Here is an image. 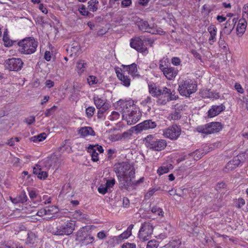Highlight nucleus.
Wrapping results in <instances>:
<instances>
[{
  "label": "nucleus",
  "instance_id": "bb28decb",
  "mask_svg": "<svg viewBox=\"0 0 248 248\" xmlns=\"http://www.w3.org/2000/svg\"><path fill=\"white\" fill-rule=\"evenodd\" d=\"M72 216L74 218L82 221H84L88 218V216L87 214H84L81 210H77L73 213Z\"/></svg>",
  "mask_w": 248,
  "mask_h": 248
},
{
  "label": "nucleus",
  "instance_id": "de8ad7c7",
  "mask_svg": "<svg viewBox=\"0 0 248 248\" xmlns=\"http://www.w3.org/2000/svg\"><path fill=\"white\" fill-rule=\"evenodd\" d=\"M158 242L156 240H150L148 242L146 248H157Z\"/></svg>",
  "mask_w": 248,
  "mask_h": 248
},
{
  "label": "nucleus",
  "instance_id": "7ed1b4c3",
  "mask_svg": "<svg viewBox=\"0 0 248 248\" xmlns=\"http://www.w3.org/2000/svg\"><path fill=\"white\" fill-rule=\"evenodd\" d=\"M19 48L18 51L22 54L30 55L34 53L38 46V42L34 38L26 37L17 43Z\"/></svg>",
  "mask_w": 248,
  "mask_h": 248
},
{
  "label": "nucleus",
  "instance_id": "680f3d73",
  "mask_svg": "<svg viewBox=\"0 0 248 248\" xmlns=\"http://www.w3.org/2000/svg\"><path fill=\"white\" fill-rule=\"evenodd\" d=\"M119 116L120 114L118 112L112 111L111 115L109 116V120L111 121L117 120L119 118Z\"/></svg>",
  "mask_w": 248,
  "mask_h": 248
},
{
  "label": "nucleus",
  "instance_id": "39448f33",
  "mask_svg": "<svg viewBox=\"0 0 248 248\" xmlns=\"http://www.w3.org/2000/svg\"><path fill=\"white\" fill-rule=\"evenodd\" d=\"M154 41L149 38H147L144 36L137 37L132 38L130 40V46L138 51L143 53H147L148 45L152 46Z\"/></svg>",
  "mask_w": 248,
  "mask_h": 248
},
{
  "label": "nucleus",
  "instance_id": "2eb2a0df",
  "mask_svg": "<svg viewBox=\"0 0 248 248\" xmlns=\"http://www.w3.org/2000/svg\"><path fill=\"white\" fill-rule=\"evenodd\" d=\"M118 104L122 108L123 116L127 114L132 109L134 110L135 108H136L134 106L133 101L131 100L128 101L120 100L118 101Z\"/></svg>",
  "mask_w": 248,
  "mask_h": 248
},
{
  "label": "nucleus",
  "instance_id": "2f4dec72",
  "mask_svg": "<svg viewBox=\"0 0 248 248\" xmlns=\"http://www.w3.org/2000/svg\"><path fill=\"white\" fill-rule=\"evenodd\" d=\"M133 227L134 225L133 224L129 225L127 230L118 236L119 240L128 238L132 234V230Z\"/></svg>",
  "mask_w": 248,
  "mask_h": 248
},
{
  "label": "nucleus",
  "instance_id": "5fc2aeb1",
  "mask_svg": "<svg viewBox=\"0 0 248 248\" xmlns=\"http://www.w3.org/2000/svg\"><path fill=\"white\" fill-rule=\"evenodd\" d=\"M45 209H46V215H51L54 213H56L57 210V208H56V207L53 206L49 207H46Z\"/></svg>",
  "mask_w": 248,
  "mask_h": 248
},
{
  "label": "nucleus",
  "instance_id": "f3484780",
  "mask_svg": "<svg viewBox=\"0 0 248 248\" xmlns=\"http://www.w3.org/2000/svg\"><path fill=\"white\" fill-rule=\"evenodd\" d=\"M116 73L118 78L124 86L126 87L130 86L131 79L128 76L125 75L124 71L123 72L121 69L116 70Z\"/></svg>",
  "mask_w": 248,
  "mask_h": 248
},
{
  "label": "nucleus",
  "instance_id": "f8f14e48",
  "mask_svg": "<svg viewBox=\"0 0 248 248\" xmlns=\"http://www.w3.org/2000/svg\"><path fill=\"white\" fill-rule=\"evenodd\" d=\"M141 117V113L137 108L132 110L127 114L123 115V119L125 120L128 124L132 125L137 123Z\"/></svg>",
  "mask_w": 248,
  "mask_h": 248
},
{
  "label": "nucleus",
  "instance_id": "e2e57ef3",
  "mask_svg": "<svg viewBox=\"0 0 248 248\" xmlns=\"http://www.w3.org/2000/svg\"><path fill=\"white\" fill-rule=\"evenodd\" d=\"M35 121V117L33 116H31L28 118H26L24 120V122L29 125L31 124Z\"/></svg>",
  "mask_w": 248,
  "mask_h": 248
},
{
  "label": "nucleus",
  "instance_id": "20e7f679",
  "mask_svg": "<svg viewBox=\"0 0 248 248\" xmlns=\"http://www.w3.org/2000/svg\"><path fill=\"white\" fill-rule=\"evenodd\" d=\"M197 87V84L191 79H180L178 81V91L182 96L189 97L196 92Z\"/></svg>",
  "mask_w": 248,
  "mask_h": 248
},
{
  "label": "nucleus",
  "instance_id": "aec40b11",
  "mask_svg": "<svg viewBox=\"0 0 248 248\" xmlns=\"http://www.w3.org/2000/svg\"><path fill=\"white\" fill-rule=\"evenodd\" d=\"M237 22V19L236 18L228 19L226 22L223 29L224 32L226 34H230L233 30Z\"/></svg>",
  "mask_w": 248,
  "mask_h": 248
},
{
  "label": "nucleus",
  "instance_id": "412c9836",
  "mask_svg": "<svg viewBox=\"0 0 248 248\" xmlns=\"http://www.w3.org/2000/svg\"><path fill=\"white\" fill-rule=\"evenodd\" d=\"M202 96L203 98L210 99H218L219 97L218 93L214 92L210 89H203L201 92Z\"/></svg>",
  "mask_w": 248,
  "mask_h": 248
},
{
  "label": "nucleus",
  "instance_id": "393cba45",
  "mask_svg": "<svg viewBox=\"0 0 248 248\" xmlns=\"http://www.w3.org/2000/svg\"><path fill=\"white\" fill-rule=\"evenodd\" d=\"M246 18L240 19L239 20L238 24L237 26L236 30L238 35L240 34L242 35L246 31V29L247 25V22L246 20Z\"/></svg>",
  "mask_w": 248,
  "mask_h": 248
},
{
  "label": "nucleus",
  "instance_id": "9d476101",
  "mask_svg": "<svg viewBox=\"0 0 248 248\" xmlns=\"http://www.w3.org/2000/svg\"><path fill=\"white\" fill-rule=\"evenodd\" d=\"M181 128L176 124H173L165 128L163 131V135L172 140H175L181 134Z\"/></svg>",
  "mask_w": 248,
  "mask_h": 248
},
{
  "label": "nucleus",
  "instance_id": "cd10ccee",
  "mask_svg": "<svg viewBox=\"0 0 248 248\" xmlns=\"http://www.w3.org/2000/svg\"><path fill=\"white\" fill-rule=\"evenodd\" d=\"M87 67V63L85 61L80 60L77 62L76 68L78 74H81L86 70Z\"/></svg>",
  "mask_w": 248,
  "mask_h": 248
},
{
  "label": "nucleus",
  "instance_id": "58836bf2",
  "mask_svg": "<svg viewBox=\"0 0 248 248\" xmlns=\"http://www.w3.org/2000/svg\"><path fill=\"white\" fill-rule=\"evenodd\" d=\"M168 63L169 61L168 59L163 58L161 59L159 62V69L161 71H163L164 69L169 67L168 65Z\"/></svg>",
  "mask_w": 248,
  "mask_h": 248
},
{
  "label": "nucleus",
  "instance_id": "3c124183",
  "mask_svg": "<svg viewBox=\"0 0 248 248\" xmlns=\"http://www.w3.org/2000/svg\"><path fill=\"white\" fill-rule=\"evenodd\" d=\"M56 108L57 107L56 106H53L51 108L47 109L44 113L45 116L49 117L52 115L54 113Z\"/></svg>",
  "mask_w": 248,
  "mask_h": 248
},
{
  "label": "nucleus",
  "instance_id": "ddd939ff",
  "mask_svg": "<svg viewBox=\"0 0 248 248\" xmlns=\"http://www.w3.org/2000/svg\"><path fill=\"white\" fill-rule=\"evenodd\" d=\"M208 146H205L204 147V149L202 151L197 150L194 152L191 153L187 155H184L183 157L179 158L178 159V160L180 162L183 161L186 159L190 158L191 157L193 158L194 160H198L200 159L203 155L206 154L207 152H208L209 151V150H208Z\"/></svg>",
  "mask_w": 248,
  "mask_h": 248
},
{
  "label": "nucleus",
  "instance_id": "603ef678",
  "mask_svg": "<svg viewBox=\"0 0 248 248\" xmlns=\"http://www.w3.org/2000/svg\"><path fill=\"white\" fill-rule=\"evenodd\" d=\"M108 190L105 184H101L98 188V192L103 195L106 194L108 192Z\"/></svg>",
  "mask_w": 248,
  "mask_h": 248
},
{
  "label": "nucleus",
  "instance_id": "0e129e2a",
  "mask_svg": "<svg viewBox=\"0 0 248 248\" xmlns=\"http://www.w3.org/2000/svg\"><path fill=\"white\" fill-rule=\"evenodd\" d=\"M48 176L47 172L41 170V172L38 173L37 177L40 179H45Z\"/></svg>",
  "mask_w": 248,
  "mask_h": 248
},
{
  "label": "nucleus",
  "instance_id": "423d86ee",
  "mask_svg": "<svg viewBox=\"0 0 248 248\" xmlns=\"http://www.w3.org/2000/svg\"><path fill=\"white\" fill-rule=\"evenodd\" d=\"M146 146L155 151H160L167 146L166 140L156 138L153 135H148L144 139Z\"/></svg>",
  "mask_w": 248,
  "mask_h": 248
},
{
  "label": "nucleus",
  "instance_id": "09e8293b",
  "mask_svg": "<svg viewBox=\"0 0 248 248\" xmlns=\"http://www.w3.org/2000/svg\"><path fill=\"white\" fill-rule=\"evenodd\" d=\"M87 81L90 85H93L97 83L98 80L96 77L94 76H90L87 78Z\"/></svg>",
  "mask_w": 248,
  "mask_h": 248
},
{
  "label": "nucleus",
  "instance_id": "dca6fc26",
  "mask_svg": "<svg viewBox=\"0 0 248 248\" xmlns=\"http://www.w3.org/2000/svg\"><path fill=\"white\" fill-rule=\"evenodd\" d=\"M225 109V106L222 104L220 105L212 106L211 108H210L208 111V117L213 118L218 115Z\"/></svg>",
  "mask_w": 248,
  "mask_h": 248
},
{
  "label": "nucleus",
  "instance_id": "bf43d9fd",
  "mask_svg": "<svg viewBox=\"0 0 248 248\" xmlns=\"http://www.w3.org/2000/svg\"><path fill=\"white\" fill-rule=\"evenodd\" d=\"M115 180L113 178L110 180H107V182L105 184V185L107 186V188H108V189H109L110 188H112L114 185L115 184Z\"/></svg>",
  "mask_w": 248,
  "mask_h": 248
},
{
  "label": "nucleus",
  "instance_id": "8fccbe9b",
  "mask_svg": "<svg viewBox=\"0 0 248 248\" xmlns=\"http://www.w3.org/2000/svg\"><path fill=\"white\" fill-rule=\"evenodd\" d=\"M95 111V108L93 107H89L86 109V113L88 118L93 116Z\"/></svg>",
  "mask_w": 248,
  "mask_h": 248
},
{
  "label": "nucleus",
  "instance_id": "4468645a",
  "mask_svg": "<svg viewBox=\"0 0 248 248\" xmlns=\"http://www.w3.org/2000/svg\"><path fill=\"white\" fill-rule=\"evenodd\" d=\"M157 124L155 122L153 121L152 120H147L137 124L136 126V129L140 132L155 128Z\"/></svg>",
  "mask_w": 248,
  "mask_h": 248
},
{
  "label": "nucleus",
  "instance_id": "774afa93",
  "mask_svg": "<svg viewBox=\"0 0 248 248\" xmlns=\"http://www.w3.org/2000/svg\"><path fill=\"white\" fill-rule=\"evenodd\" d=\"M121 248H136V245L134 243H125L122 246Z\"/></svg>",
  "mask_w": 248,
  "mask_h": 248
},
{
  "label": "nucleus",
  "instance_id": "4c0bfd02",
  "mask_svg": "<svg viewBox=\"0 0 248 248\" xmlns=\"http://www.w3.org/2000/svg\"><path fill=\"white\" fill-rule=\"evenodd\" d=\"M151 212L155 215L159 217H164V211L163 209L157 206H154L151 208Z\"/></svg>",
  "mask_w": 248,
  "mask_h": 248
},
{
  "label": "nucleus",
  "instance_id": "c03bdc74",
  "mask_svg": "<svg viewBox=\"0 0 248 248\" xmlns=\"http://www.w3.org/2000/svg\"><path fill=\"white\" fill-rule=\"evenodd\" d=\"M235 206L238 208H241L245 204V200L243 198L236 199L234 201Z\"/></svg>",
  "mask_w": 248,
  "mask_h": 248
},
{
  "label": "nucleus",
  "instance_id": "6e6552de",
  "mask_svg": "<svg viewBox=\"0 0 248 248\" xmlns=\"http://www.w3.org/2000/svg\"><path fill=\"white\" fill-rule=\"evenodd\" d=\"M137 24L139 29L141 31L155 34H161L163 32L160 28H157L154 24L150 25L147 21L143 19H140L137 22Z\"/></svg>",
  "mask_w": 248,
  "mask_h": 248
},
{
  "label": "nucleus",
  "instance_id": "6ab92c4d",
  "mask_svg": "<svg viewBox=\"0 0 248 248\" xmlns=\"http://www.w3.org/2000/svg\"><path fill=\"white\" fill-rule=\"evenodd\" d=\"M162 72L168 80H171L174 79L177 75L178 70L174 67L169 66Z\"/></svg>",
  "mask_w": 248,
  "mask_h": 248
},
{
  "label": "nucleus",
  "instance_id": "338daca9",
  "mask_svg": "<svg viewBox=\"0 0 248 248\" xmlns=\"http://www.w3.org/2000/svg\"><path fill=\"white\" fill-rule=\"evenodd\" d=\"M243 18L248 17V4H245L243 8Z\"/></svg>",
  "mask_w": 248,
  "mask_h": 248
},
{
  "label": "nucleus",
  "instance_id": "a19ab883",
  "mask_svg": "<svg viewBox=\"0 0 248 248\" xmlns=\"http://www.w3.org/2000/svg\"><path fill=\"white\" fill-rule=\"evenodd\" d=\"M181 117L180 112L175 111L169 115V119L170 120H178L180 119Z\"/></svg>",
  "mask_w": 248,
  "mask_h": 248
},
{
  "label": "nucleus",
  "instance_id": "0eeeda50",
  "mask_svg": "<svg viewBox=\"0 0 248 248\" xmlns=\"http://www.w3.org/2000/svg\"><path fill=\"white\" fill-rule=\"evenodd\" d=\"M222 128L221 124L219 122H215L199 126L197 127V130L199 133L211 134L219 132Z\"/></svg>",
  "mask_w": 248,
  "mask_h": 248
},
{
  "label": "nucleus",
  "instance_id": "7c9ffc66",
  "mask_svg": "<svg viewBox=\"0 0 248 248\" xmlns=\"http://www.w3.org/2000/svg\"><path fill=\"white\" fill-rule=\"evenodd\" d=\"M94 240V237L88 233L82 240H80L79 243L81 246H87L92 243Z\"/></svg>",
  "mask_w": 248,
  "mask_h": 248
},
{
  "label": "nucleus",
  "instance_id": "6e6d98bb",
  "mask_svg": "<svg viewBox=\"0 0 248 248\" xmlns=\"http://www.w3.org/2000/svg\"><path fill=\"white\" fill-rule=\"evenodd\" d=\"M18 201L21 203H24L27 201L28 197L25 192H22L18 197Z\"/></svg>",
  "mask_w": 248,
  "mask_h": 248
},
{
  "label": "nucleus",
  "instance_id": "37998d69",
  "mask_svg": "<svg viewBox=\"0 0 248 248\" xmlns=\"http://www.w3.org/2000/svg\"><path fill=\"white\" fill-rule=\"evenodd\" d=\"M169 171V168L168 166H161L157 170V173L159 175H163V174L168 173Z\"/></svg>",
  "mask_w": 248,
  "mask_h": 248
},
{
  "label": "nucleus",
  "instance_id": "1a4fd4ad",
  "mask_svg": "<svg viewBox=\"0 0 248 248\" xmlns=\"http://www.w3.org/2000/svg\"><path fill=\"white\" fill-rule=\"evenodd\" d=\"M153 227L152 224L149 222H146L143 223L140 228L138 237L141 241H147L150 238L153 232Z\"/></svg>",
  "mask_w": 248,
  "mask_h": 248
},
{
  "label": "nucleus",
  "instance_id": "a878e982",
  "mask_svg": "<svg viewBox=\"0 0 248 248\" xmlns=\"http://www.w3.org/2000/svg\"><path fill=\"white\" fill-rule=\"evenodd\" d=\"M148 88L149 93L153 96L155 97H159L160 96L161 89L157 87L155 84H149Z\"/></svg>",
  "mask_w": 248,
  "mask_h": 248
},
{
  "label": "nucleus",
  "instance_id": "f03ea898",
  "mask_svg": "<svg viewBox=\"0 0 248 248\" xmlns=\"http://www.w3.org/2000/svg\"><path fill=\"white\" fill-rule=\"evenodd\" d=\"M76 222L71 220H67L61 223L54 224L50 230L51 232L56 235H69L75 230Z\"/></svg>",
  "mask_w": 248,
  "mask_h": 248
},
{
  "label": "nucleus",
  "instance_id": "49530a36",
  "mask_svg": "<svg viewBox=\"0 0 248 248\" xmlns=\"http://www.w3.org/2000/svg\"><path fill=\"white\" fill-rule=\"evenodd\" d=\"M159 187H154L149 189V190L145 194V197L146 199H149L153 195L155 192L159 190Z\"/></svg>",
  "mask_w": 248,
  "mask_h": 248
},
{
  "label": "nucleus",
  "instance_id": "c9c22d12",
  "mask_svg": "<svg viewBox=\"0 0 248 248\" xmlns=\"http://www.w3.org/2000/svg\"><path fill=\"white\" fill-rule=\"evenodd\" d=\"M80 48V46L78 42H74L70 46H69L67 48V51L70 50L72 54H76Z\"/></svg>",
  "mask_w": 248,
  "mask_h": 248
},
{
  "label": "nucleus",
  "instance_id": "b1692460",
  "mask_svg": "<svg viewBox=\"0 0 248 248\" xmlns=\"http://www.w3.org/2000/svg\"><path fill=\"white\" fill-rule=\"evenodd\" d=\"M161 91L159 101L161 104H165L167 103L166 99L169 97V95L171 94V90L166 87H164L161 89Z\"/></svg>",
  "mask_w": 248,
  "mask_h": 248
},
{
  "label": "nucleus",
  "instance_id": "ea45409f",
  "mask_svg": "<svg viewBox=\"0 0 248 248\" xmlns=\"http://www.w3.org/2000/svg\"><path fill=\"white\" fill-rule=\"evenodd\" d=\"M88 152L90 153L92 156V159L93 162H97L98 160V153L92 147H88Z\"/></svg>",
  "mask_w": 248,
  "mask_h": 248
},
{
  "label": "nucleus",
  "instance_id": "69168bd1",
  "mask_svg": "<svg viewBox=\"0 0 248 248\" xmlns=\"http://www.w3.org/2000/svg\"><path fill=\"white\" fill-rule=\"evenodd\" d=\"M181 60L179 58L174 57L171 59V63L175 66L179 65L181 63Z\"/></svg>",
  "mask_w": 248,
  "mask_h": 248
},
{
  "label": "nucleus",
  "instance_id": "052dcab7",
  "mask_svg": "<svg viewBox=\"0 0 248 248\" xmlns=\"http://www.w3.org/2000/svg\"><path fill=\"white\" fill-rule=\"evenodd\" d=\"M19 247L14 243L8 242L2 246V248H18Z\"/></svg>",
  "mask_w": 248,
  "mask_h": 248
},
{
  "label": "nucleus",
  "instance_id": "c85d7f7f",
  "mask_svg": "<svg viewBox=\"0 0 248 248\" xmlns=\"http://www.w3.org/2000/svg\"><path fill=\"white\" fill-rule=\"evenodd\" d=\"M94 103L96 108H100L105 107H109V105L107 103L104 99L99 98L98 96H95L93 98Z\"/></svg>",
  "mask_w": 248,
  "mask_h": 248
},
{
  "label": "nucleus",
  "instance_id": "72a5a7b5",
  "mask_svg": "<svg viewBox=\"0 0 248 248\" xmlns=\"http://www.w3.org/2000/svg\"><path fill=\"white\" fill-rule=\"evenodd\" d=\"M37 235L32 232H29L28 233V237L26 239V243L27 244H34L37 242Z\"/></svg>",
  "mask_w": 248,
  "mask_h": 248
},
{
  "label": "nucleus",
  "instance_id": "4be33fe9",
  "mask_svg": "<svg viewBox=\"0 0 248 248\" xmlns=\"http://www.w3.org/2000/svg\"><path fill=\"white\" fill-rule=\"evenodd\" d=\"M89 229L87 226L80 228L76 232L75 240L79 242L88 234Z\"/></svg>",
  "mask_w": 248,
  "mask_h": 248
},
{
  "label": "nucleus",
  "instance_id": "e433bc0d",
  "mask_svg": "<svg viewBox=\"0 0 248 248\" xmlns=\"http://www.w3.org/2000/svg\"><path fill=\"white\" fill-rule=\"evenodd\" d=\"M46 138V134L45 133H42L37 136L32 137L30 140L33 142L42 141L45 140Z\"/></svg>",
  "mask_w": 248,
  "mask_h": 248
},
{
  "label": "nucleus",
  "instance_id": "79ce46f5",
  "mask_svg": "<svg viewBox=\"0 0 248 248\" xmlns=\"http://www.w3.org/2000/svg\"><path fill=\"white\" fill-rule=\"evenodd\" d=\"M3 41L4 42V45L6 46H10L16 42L15 41L11 40L9 36H3Z\"/></svg>",
  "mask_w": 248,
  "mask_h": 248
},
{
  "label": "nucleus",
  "instance_id": "864d4df0",
  "mask_svg": "<svg viewBox=\"0 0 248 248\" xmlns=\"http://www.w3.org/2000/svg\"><path fill=\"white\" fill-rule=\"evenodd\" d=\"M109 107H105L104 108H98L97 117L98 118L101 119L103 117L104 113L108 109Z\"/></svg>",
  "mask_w": 248,
  "mask_h": 248
},
{
  "label": "nucleus",
  "instance_id": "4d7b16f0",
  "mask_svg": "<svg viewBox=\"0 0 248 248\" xmlns=\"http://www.w3.org/2000/svg\"><path fill=\"white\" fill-rule=\"evenodd\" d=\"M78 11L81 15L83 16H88L89 14L88 11L87 10L85 5H82L78 9Z\"/></svg>",
  "mask_w": 248,
  "mask_h": 248
},
{
  "label": "nucleus",
  "instance_id": "f704fd0d",
  "mask_svg": "<svg viewBox=\"0 0 248 248\" xmlns=\"http://www.w3.org/2000/svg\"><path fill=\"white\" fill-rule=\"evenodd\" d=\"M98 3L99 2L97 0H90L88 2V8L92 12H95L98 9Z\"/></svg>",
  "mask_w": 248,
  "mask_h": 248
},
{
  "label": "nucleus",
  "instance_id": "13d9d810",
  "mask_svg": "<svg viewBox=\"0 0 248 248\" xmlns=\"http://www.w3.org/2000/svg\"><path fill=\"white\" fill-rule=\"evenodd\" d=\"M177 98H178V96L177 95H175V92L174 91H171V94L169 95V97L167 98V102H168L171 100H175Z\"/></svg>",
  "mask_w": 248,
  "mask_h": 248
},
{
  "label": "nucleus",
  "instance_id": "a211bd4d",
  "mask_svg": "<svg viewBox=\"0 0 248 248\" xmlns=\"http://www.w3.org/2000/svg\"><path fill=\"white\" fill-rule=\"evenodd\" d=\"M78 134L82 138H85L90 136H94L95 135V133L92 127L90 126H84L79 128L78 130Z\"/></svg>",
  "mask_w": 248,
  "mask_h": 248
},
{
  "label": "nucleus",
  "instance_id": "f257e3e1",
  "mask_svg": "<svg viewBox=\"0 0 248 248\" xmlns=\"http://www.w3.org/2000/svg\"><path fill=\"white\" fill-rule=\"evenodd\" d=\"M113 170L120 183L122 188L128 190L134 184L135 169L128 162H122L114 164Z\"/></svg>",
  "mask_w": 248,
  "mask_h": 248
},
{
  "label": "nucleus",
  "instance_id": "473e14b6",
  "mask_svg": "<svg viewBox=\"0 0 248 248\" xmlns=\"http://www.w3.org/2000/svg\"><path fill=\"white\" fill-rule=\"evenodd\" d=\"M124 68L126 71L128 72V74H130L132 76H135L136 75V73L137 72L138 70L137 64L135 63H133L130 65L124 66Z\"/></svg>",
  "mask_w": 248,
  "mask_h": 248
},
{
  "label": "nucleus",
  "instance_id": "a18cd8bd",
  "mask_svg": "<svg viewBox=\"0 0 248 248\" xmlns=\"http://www.w3.org/2000/svg\"><path fill=\"white\" fill-rule=\"evenodd\" d=\"M152 104V99L150 96H147L140 102V105L143 107H149Z\"/></svg>",
  "mask_w": 248,
  "mask_h": 248
},
{
  "label": "nucleus",
  "instance_id": "c756f323",
  "mask_svg": "<svg viewBox=\"0 0 248 248\" xmlns=\"http://www.w3.org/2000/svg\"><path fill=\"white\" fill-rule=\"evenodd\" d=\"M241 161L237 157H234L226 165V168L228 170H233L239 166Z\"/></svg>",
  "mask_w": 248,
  "mask_h": 248
},
{
  "label": "nucleus",
  "instance_id": "5701e85b",
  "mask_svg": "<svg viewBox=\"0 0 248 248\" xmlns=\"http://www.w3.org/2000/svg\"><path fill=\"white\" fill-rule=\"evenodd\" d=\"M207 30L210 34L208 41L210 45H212L216 41L217 28L215 25H211L208 27Z\"/></svg>",
  "mask_w": 248,
  "mask_h": 248
},
{
  "label": "nucleus",
  "instance_id": "9b49d317",
  "mask_svg": "<svg viewBox=\"0 0 248 248\" xmlns=\"http://www.w3.org/2000/svg\"><path fill=\"white\" fill-rule=\"evenodd\" d=\"M23 65L22 60L20 58H12L5 61V67L9 71H20Z\"/></svg>",
  "mask_w": 248,
  "mask_h": 248
}]
</instances>
